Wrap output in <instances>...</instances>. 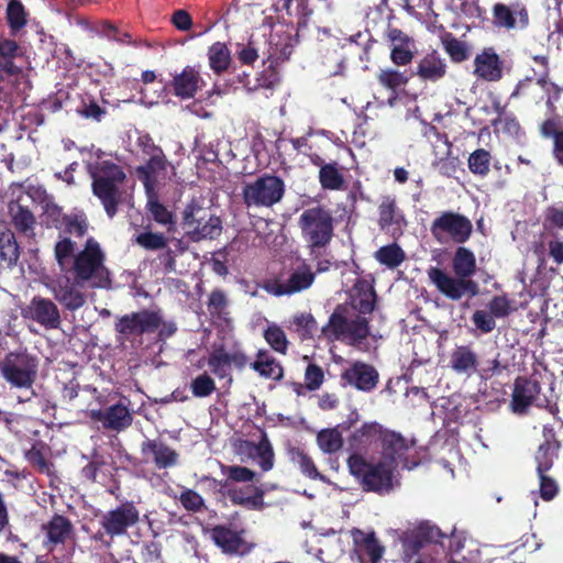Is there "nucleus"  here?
Masks as SVG:
<instances>
[{
	"instance_id": "obj_1",
	"label": "nucleus",
	"mask_w": 563,
	"mask_h": 563,
	"mask_svg": "<svg viewBox=\"0 0 563 563\" xmlns=\"http://www.w3.org/2000/svg\"><path fill=\"white\" fill-rule=\"evenodd\" d=\"M451 266L454 276L437 266H431L427 271L430 282L438 291L452 301H459L464 296L470 298L477 296L479 286L472 279L477 271L474 252L463 244L459 245L452 256Z\"/></svg>"
},
{
	"instance_id": "obj_2",
	"label": "nucleus",
	"mask_w": 563,
	"mask_h": 563,
	"mask_svg": "<svg viewBox=\"0 0 563 563\" xmlns=\"http://www.w3.org/2000/svg\"><path fill=\"white\" fill-rule=\"evenodd\" d=\"M91 178L92 194L100 200L107 216L112 219L123 201L124 192L121 185L126 179L125 172L111 161H102L91 174Z\"/></svg>"
},
{
	"instance_id": "obj_3",
	"label": "nucleus",
	"mask_w": 563,
	"mask_h": 563,
	"mask_svg": "<svg viewBox=\"0 0 563 563\" xmlns=\"http://www.w3.org/2000/svg\"><path fill=\"white\" fill-rule=\"evenodd\" d=\"M346 463L350 473L360 479L366 492L385 495L399 485L395 476L398 467L387 462L379 460L376 463H369L362 454H351Z\"/></svg>"
},
{
	"instance_id": "obj_4",
	"label": "nucleus",
	"mask_w": 563,
	"mask_h": 563,
	"mask_svg": "<svg viewBox=\"0 0 563 563\" xmlns=\"http://www.w3.org/2000/svg\"><path fill=\"white\" fill-rule=\"evenodd\" d=\"M298 227L313 258L320 255V250L328 247L334 236L332 212L322 206L305 209L298 219Z\"/></svg>"
},
{
	"instance_id": "obj_5",
	"label": "nucleus",
	"mask_w": 563,
	"mask_h": 563,
	"mask_svg": "<svg viewBox=\"0 0 563 563\" xmlns=\"http://www.w3.org/2000/svg\"><path fill=\"white\" fill-rule=\"evenodd\" d=\"M321 333L329 341H346L356 345L371 335L369 320L364 316L350 318V309L345 305H338L330 314Z\"/></svg>"
},
{
	"instance_id": "obj_6",
	"label": "nucleus",
	"mask_w": 563,
	"mask_h": 563,
	"mask_svg": "<svg viewBox=\"0 0 563 563\" xmlns=\"http://www.w3.org/2000/svg\"><path fill=\"white\" fill-rule=\"evenodd\" d=\"M106 255L99 242L89 238L84 249L73 261V272L78 284L90 283L92 287L106 288L110 285L109 272L104 266Z\"/></svg>"
},
{
	"instance_id": "obj_7",
	"label": "nucleus",
	"mask_w": 563,
	"mask_h": 563,
	"mask_svg": "<svg viewBox=\"0 0 563 563\" xmlns=\"http://www.w3.org/2000/svg\"><path fill=\"white\" fill-rule=\"evenodd\" d=\"M38 363L26 347L10 351L0 361V376L12 388H30L37 378Z\"/></svg>"
},
{
	"instance_id": "obj_8",
	"label": "nucleus",
	"mask_w": 563,
	"mask_h": 563,
	"mask_svg": "<svg viewBox=\"0 0 563 563\" xmlns=\"http://www.w3.org/2000/svg\"><path fill=\"white\" fill-rule=\"evenodd\" d=\"M140 519L141 514L134 501L125 500L101 515L100 529L93 540L110 545L114 538L128 534L129 529L136 526Z\"/></svg>"
},
{
	"instance_id": "obj_9",
	"label": "nucleus",
	"mask_w": 563,
	"mask_h": 563,
	"mask_svg": "<svg viewBox=\"0 0 563 563\" xmlns=\"http://www.w3.org/2000/svg\"><path fill=\"white\" fill-rule=\"evenodd\" d=\"M284 194V180L278 176L264 174L243 186L242 199L247 208H271L283 199Z\"/></svg>"
},
{
	"instance_id": "obj_10",
	"label": "nucleus",
	"mask_w": 563,
	"mask_h": 563,
	"mask_svg": "<svg viewBox=\"0 0 563 563\" xmlns=\"http://www.w3.org/2000/svg\"><path fill=\"white\" fill-rule=\"evenodd\" d=\"M162 323L163 317L159 311L142 309L118 318L114 331L118 341H133L144 334L155 333Z\"/></svg>"
},
{
	"instance_id": "obj_11",
	"label": "nucleus",
	"mask_w": 563,
	"mask_h": 563,
	"mask_svg": "<svg viewBox=\"0 0 563 563\" xmlns=\"http://www.w3.org/2000/svg\"><path fill=\"white\" fill-rule=\"evenodd\" d=\"M183 227L192 240L213 239L222 227L219 217L202 207L197 199H191L183 211Z\"/></svg>"
},
{
	"instance_id": "obj_12",
	"label": "nucleus",
	"mask_w": 563,
	"mask_h": 563,
	"mask_svg": "<svg viewBox=\"0 0 563 563\" xmlns=\"http://www.w3.org/2000/svg\"><path fill=\"white\" fill-rule=\"evenodd\" d=\"M430 232L439 243L452 241L461 245L472 236L473 224L464 214L443 211L431 222Z\"/></svg>"
},
{
	"instance_id": "obj_13",
	"label": "nucleus",
	"mask_w": 563,
	"mask_h": 563,
	"mask_svg": "<svg viewBox=\"0 0 563 563\" xmlns=\"http://www.w3.org/2000/svg\"><path fill=\"white\" fill-rule=\"evenodd\" d=\"M316 279L311 266L302 262L292 269L285 279H273L264 285V289L274 296H291L309 289Z\"/></svg>"
},
{
	"instance_id": "obj_14",
	"label": "nucleus",
	"mask_w": 563,
	"mask_h": 563,
	"mask_svg": "<svg viewBox=\"0 0 563 563\" xmlns=\"http://www.w3.org/2000/svg\"><path fill=\"white\" fill-rule=\"evenodd\" d=\"M540 391L541 386L538 380L518 376L512 390V411L521 415L532 405L539 408L548 407L549 400Z\"/></svg>"
},
{
	"instance_id": "obj_15",
	"label": "nucleus",
	"mask_w": 563,
	"mask_h": 563,
	"mask_svg": "<svg viewBox=\"0 0 563 563\" xmlns=\"http://www.w3.org/2000/svg\"><path fill=\"white\" fill-rule=\"evenodd\" d=\"M412 444L401 433L384 428L379 440L382 449L380 460L396 467H398L399 463H402L404 467L411 470L418 465L416 462L410 463L407 459V453Z\"/></svg>"
},
{
	"instance_id": "obj_16",
	"label": "nucleus",
	"mask_w": 563,
	"mask_h": 563,
	"mask_svg": "<svg viewBox=\"0 0 563 563\" xmlns=\"http://www.w3.org/2000/svg\"><path fill=\"white\" fill-rule=\"evenodd\" d=\"M22 316L46 330H57L62 325V316L57 305L52 299L40 295L30 300L22 310Z\"/></svg>"
},
{
	"instance_id": "obj_17",
	"label": "nucleus",
	"mask_w": 563,
	"mask_h": 563,
	"mask_svg": "<svg viewBox=\"0 0 563 563\" xmlns=\"http://www.w3.org/2000/svg\"><path fill=\"white\" fill-rule=\"evenodd\" d=\"M493 24L497 29L525 30L529 25V12L527 7L515 1L510 4L497 2L492 9Z\"/></svg>"
},
{
	"instance_id": "obj_18",
	"label": "nucleus",
	"mask_w": 563,
	"mask_h": 563,
	"mask_svg": "<svg viewBox=\"0 0 563 563\" xmlns=\"http://www.w3.org/2000/svg\"><path fill=\"white\" fill-rule=\"evenodd\" d=\"M389 44V58L395 66H408L416 55V41L398 27L388 25L384 33Z\"/></svg>"
},
{
	"instance_id": "obj_19",
	"label": "nucleus",
	"mask_w": 563,
	"mask_h": 563,
	"mask_svg": "<svg viewBox=\"0 0 563 563\" xmlns=\"http://www.w3.org/2000/svg\"><path fill=\"white\" fill-rule=\"evenodd\" d=\"M344 386H351L364 393L374 390L379 382L378 371L371 364L355 361L341 373Z\"/></svg>"
},
{
	"instance_id": "obj_20",
	"label": "nucleus",
	"mask_w": 563,
	"mask_h": 563,
	"mask_svg": "<svg viewBox=\"0 0 563 563\" xmlns=\"http://www.w3.org/2000/svg\"><path fill=\"white\" fill-rule=\"evenodd\" d=\"M504 64L495 47H484L473 60V75L483 81L497 82L504 77Z\"/></svg>"
},
{
	"instance_id": "obj_21",
	"label": "nucleus",
	"mask_w": 563,
	"mask_h": 563,
	"mask_svg": "<svg viewBox=\"0 0 563 563\" xmlns=\"http://www.w3.org/2000/svg\"><path fill=\"white\" fill-rule=\"evenodd\" d=\"M42 531L45 533L44 547L52 551L60 544H65L75 536V528L69 518L54 514L52 518L42 525Z\"/></svg>"
},
{
	"instance_id": "obj_22",
	"label": "nucleus",
	"mask_w": 563,
	"mask_h": 563,
	"mask_svg": "<svg viewBox=\"0 0 563 563\" xmlns=\"http://www.w3.org/2000/svg\"><path fill=\"white\" fill-rule=\"evenodd\" d=\"M384 427L376 422H364L347 438L349 450L352 454H366L374 444H379Z\"/></svg>"
},
{
	"instance_id": "obj_23",
	"label": "nucleus",
	"mask_w": 563,
	"mask_h": 563,
	"mask_svg": "<svg viewBox=\"0 0 563 563\" xmlns=\"http://www.w3.org/2000/svg\"><path fill=\"white\" fill-rule=\"evenodd\" d=\"M243 532L219 525L212 528L211 538L223 553L244 555L251 551L252 545L244 540Z\"/></svg>"
},
{
	"instance_id": "obj_24",
	"label": "nucleus",
	"mask_w": 563,
	"mask_h": 563,
	"mask_svg": "<svg viewBox=\"0 0 563 563\" xmlns=\"http://www.w3.org/2000/svg\"><path fill=\"white\" fill-rule=\"evenodd\" d=\"M202 78L199 70L195 66H186L180 73L173 76L167 87L170 88L173 95L181 100L195 98L200 89Z\"/></svg>"
},
{
	"instance_id": "obj_25",
	"label": "nucleus",
	"mask_w": 563,
	"mask_h": 563,
	"mask_svg": "<svg viewBox=\"0 0 563 563\" xmlns=\"http://www.w3.org/2000/svg\"><path fill=\"white\" fill-rule=\"evenodd\" d=\"M446 73L448 65L445 59L438 51L433 49L417 62L416 69L410 75L411 77H419L424 82H437L443 79Z\"/></svg>"
},
{
	"instance_id": "obj_26",
	"label": "nucleus",
	"mask_w": 563,
	"mask_h": 563,
	"mask_svg": "<svg viewBox=\"0 0 563 563\" xmlns=\"http://www.w3.org/2000/svg\"><path fill=\"white\" fill-rule=\"evenodd\" d=\"M92 417L100 421L104 429L123 431L132 424L133 416L128 407L121 402L112 405L104 410H98Z\"/></svg>"
},
{
	"instance_id": "obj_27",
	"label": "nucleus",
	"mask_w": 563,
	"mask_h": 563,
	"mask_svg": "<svg viewBox=\"0 0 563 563\" xmlns=\"http://www.w3.org/2000/svg\"><path fill=\"white\" fill-rule=\"evenodd\" d=\"M141 453L143 456L151 454L158 470L175 466L179 457V454L163 441L151 439H147L141 444Z\"/></svg>"
},
{
	"instance_id": "obj_28",
	"label": "nucleus",
	"mask_w": 563,
	"mask_h": 563,
	"mask_svg": "<svg viewBox=\"0 0 563 563\" xmlns=\"http://www.w3.org/2000/svg\"><path fill=\"white\" fill-rule=\"evenodd\" d=\"M167 165V158L165 154H162L152 155L144 165L136 167L135 174L142 181L146 192L154 191L158 177L166 173Z\"/></svg>"
},
{
	"instance_id": "obj_29",
	"label": "nucleus",
	"mask_w": 563,
	"mask_h": 563,
	"mask_svg": "<svg viewBox=\"0 0 563 563\" xmlns=\"http://www.w3.org/2000/svg\"><path fill=\"white\" fill-rule=\"evenodd\" d=\"M250 368L265 379L280 382L284 378L282 363L265 349L257 351L254 361L250 363Z\"/></svg>"
},
{
	"instance_id": "obj_30",
	"label": "nucleus",
	"mask_w": 563,
	"mask_h": 563,
	"mask_svg": "<svg viewBox=\"0 0 563 563\" xmlns=\"http://www.w3.org/2000/svg\"><path fill=\"white\" fill-rule=\"evenodd\" d=\"M355 550L360 555H367L371 563H378L382 560L385 548L377 540L375 532H364L354 528L351 531Z\"/></svg>"
},
{
	"instance_id": "obj_31",
	"label": "nucleus",
	"mask_w": 563,
	"mask_h": 563,
	"mask_svg": "<svg viewBox=\"0 0 563 563\" xmlns=\"http://www.w3.org/2000/svg\"><path fill=\"white\" fill-rule=\"evenodd\" d=\"M478 365V355L471 345H457L451 352L450 367L456 374L471 376L477 372Z\"/></svg>"
},
{
	"instance_id": "obj_32",
	"label": "nucleus",
	"mask_w": 563,
	"mask_h": 563,
	"mask_svg": "<svg viewBox=\"0 0 563 563\" xmlns=\"http://www.w3.org/2000/svg\"><path fill=\"white\" fill-rule=\"evenodd\" d=\"M377 82L380 87L389 91V103L397 99L398 93L402 90L411 79V75L407 71H400L396 68L387 67L382 68L376 74Z\"/></svg>"
},
{
	"instance_id": "obj_33",
	"label": "nucleus",
	"mask_w": 563,
	"mask_h": 563,
	"mask_svg": "<svg viewBox=\"0 0 563 563\" xmlns=\"http://www.w3.org/2000/svg\"><path fill=\"white\" fill-rule=\"evenodd\" d=\"M241 449L243 452H246L249 456L253 459L257 457L260 460L258 464L263 472H268L274 467L275 454L265 432L262 433L258 443L245 440L242 442Z\"/></svg>"
},
{
	"instance_id": "obj_34",
	"label": "nucleus",
	"mask_w": 563,
	"mask_h": 563,
	"mask_svg": "<svg viewBox=\"0 0 563 563\" xmlns=\"http://www.w3.org/2000/svg\"><path fill=\"white\" fill-rule=\"evenodd\" d=\"M227 494L233 505L243 506L249 509H262L264 506L265 492L255 485L230 488Z\"/></svg>"
},
{
	"instance_id": "obj_35",
	"label": "nucleus",
	"mask_w": 563,
	"mask_h": 563,
	"mask_svg": "<svg viewBox=\"0 0 563 563\" xmlns=\"http://www.w3.org/2000/svg\"><path fill=\"white\" fill-rule=\"evenodd\" d=\"M560 448L561 443L552 431L544 433V441L539 445L534 456L538 473H547L551 470Z\"/></svg>"
},
{
	"instance_id": "obj_36",
	"label": "nucleus",
	"mask_w": 563,
	"mask_h": 563,
	"mask_svg": "<svg viewBox=\"0 0 563 563\" xmlns=\"http://www.w3.org/2000/svg\"><path fill=\"white\" fill-rule=\"evenodd\" d=\"M9 214L13 227L20 234L29 239L35 236L34 229L36 219L27 207L22 206L19 202H11L9 205Z\"/></svg>"
},
{
	"instance_id": "obj_37",
	"label": "nucleus",
	"mask_w": 563,
	"mask_h": 563,
	"mask_svg": "<svg viewBox=\"0 0 563 563\" xmlns=\"http://www.w3.org/2000/svg\"><path fill=\"white\" fill-rule=\"evenodd\" d=\"M5 20L12 37L18 36L25 29L29 12L21 0H9L5 9Z\"/></svg>"
},
{
	"instance_id": "obj_38",
	"label": "nucleus",
	"mask_w": 563,
	"mask_h": 563,
	"mask_svg": "<svg viewBox=\"0 0 563 563\" xmlns=\"http://www.w3.org/2000/svg\"><path fill=\"white\" fill-rule=\"evenodd\" d=\"M405 223V217L397 207L396 199L385 196L378 206V225L382 230L393 225L400 227Z\"/></svg>"
},
{
	"instance_id": "obj_39",
	"label": "nucleus",
	"mask_w": 563,
	"mask_h": 563,
	"mask_svg": "<svg viewBox=\"0 0 563 563\" xmlns=\"http://www.w3.org/2000/svg\"><path fill=\"white\" fill-rule=\"evenodd\" d=\"M54 298L69 311H76L86 303L85 295L74 285L65 284L53 288Z\"/></svg>"
},
{
	"instance_id": "obj_40",
	"label": "nucleus",
	"mask_w": 563,
	"mask_h": 563,
	"mask_svg": "<svg viewBox=\"0 0 563 563\" xmlns=\"http://www.w3.org/2000/svg\"><path fill=\"white\" fill-rule=\"evenodd\" d=\"M354 289L356 291V309L360 312L358 316L372 313L377 305V294L373 284L366 279H358L354 285Z\"/></svg>"
},
{
	"instance_id": "obj_41",
	"label": "nucleus",
	"mask_w": 563,
	"mask_h": 563,
	"mask_svg": "<svg viewBox=\"0 0 563 563\" xmlns=\"http://www.w3.org/2000/svg\"><path fill=\"white\" fill-rule=\"evenodd\" d=\"M318 179L324 190H342L345 187L343 167L336 162L328 163L319 169Z\"/></svg>"
},
{
	"instance_id": "obj_42",
	"label": "nucleus",
	"mask_w": 563,
	"mask_h": 563,
	"mask_svg": "<svg viewBox=\"0 0 563 563\" xmlns=\"http://www.w3.org/2000/svg\"><path fill=\"white\" fill-rule=\"evenodd\" d=\"M78 96L79 103L75 108L77 114L95 122H100L106 117L107 108L100 106L92 95L84 92Z\"/></svg>"
},
{
	"instance_id": "obj_43",
	"label": "nucleus",
	"mask_w": 563,
	"mask_h": 563,
	"mask_svg": "<svg viewBox=\"0 0 563 563\" xmlns=\"http://www.w3.org/2000/svg\"><path fill=\"white\" fill-rule=\"evenodd\" d=\"M288 457L291 463L298 465L301 473L310 479H324V476L318 471L311 456L299 446L288 449Z\"/></svg>"
},
{
	"instance_id": "obj_44",
	"label": "nucleus",
	"mask_w": 563,
	"mask_h": 563,
	"mask_svg": "<svg viewBox=\"0 0 563 563\" xmlns=\"http://www.w3.org/2000/svg\"><path fill=\"white\" fill-rule=\"evenodd\" d=\"M20 246L14 233L10 230L0 233V260L8 268L16 266L20 258Z\"/></svg>"
},
{
	"instance_id": "obj_45",
	"label": "nucleus",
	"mask_w": 563,
	"mask_h": 563,
	"mask_svg": "<svg viewBox=\"0 0 563 563\" xmlns=\"http://www.w3.org/2000/svg\"><path fill=\"white\" fill-rule=\"evenodd\" d=\"M209 66L216 74L228 70L231 64V52L222 42L213 43L208 49Z\"/></svg>"
},
{
	"instance_id": "obj_46",
	"label": "nucleus",
	"mask_w": 563,
	"mask_h": 563,
	"mask_svg": "<svg viewBox=\"0 0 563 563\" xmlns=\"http://www.w3.org/2000/svg\"><path fill=\"white\" fill-rule=\"evenodd\" d=\"M442 45L453 63L460 64L471 57V48L467 43L460 41L452 33H446L442 37Z\"/></svg>"
},
{
	"instance_id": "obj_47",
	"label": "nucleus",
	"mask_w": 563,
	"mask_h": 563,
	"mask_svg": "<svg viewBox=\"0 0 563 563\" xmlns=\"http://www.w3.org/2000/svg\"><path fill=\"white\" fill-rule=\"evenodd\" d=\"M290 329L294 330L301 341L312 339L318 331V322L309 312L297 313L290 321Z\"/></svg>"
},
{
	"instance_id": "obj_48",
	"label": "nucleus",
	"mask_w": 563,
	"mask_h": 563,
	"mask_svg": "<svg viewBox=\"0 0 563 563\" xmlns=\"http://www.w3.org/2000/svg\"><path fill=\"white\" fill-rule=\"evenodd\" d=\"M537 86H539L537 80L534 81L532 77H526L517 82L510 93V99L522 98L531 103L540 104L544 99V95L538 91Z\"/></svg>"
},
{
	"instance_id": "obj_49",
	"label": "nucleus",
	"mask_w": 563,
	"mask_h": 563,
	"mask_svg": "<svg viewBox=\"0 0 563 563\" xmlns=\"http://www.w3.org/2000/svg\"><path fill=\"white\" fill-rule=\"evenodd\" d=\"M374 257L382 265L394 269L406 260V253L397 243H391L379 247Z\"/></svg>"
},
{
	"instance_id": "obj_50",
	"label": "nucleus",
	"mask_w": 563,
	"mask_h": 563,
	"mask_svg": "<svg viewBox=\"0 0 563 563\" xmlns=\"http://www.w3.org/2000/svg\"><path fill=\"white\" fill-rule=\"evenodd\" d=\"M89 228V221L87 216L82 212L67 213L63 218L62 229L64 233L73 235L75 238H84Z\"/></svg>"
},
{
	"instance_id": "obj_51",
	"label": "nucleus",
	"mask_w": 563,
	"mask_h": 563,
	"mask_svg": "<svg viewBox=\"0 0 563 563\" xmlns=\"http://www.w3.org/2000/svg\"><path fill=\"white\" fill-rule=\"evenodd\" d=\"M317 444L325 454L336 453L343 446V437L338 428L322 429L317 433Z\"/></svg>"
},
{
	"instance_id": "obj_52",
	"label": "nucleus",
	"mask_w": 563,
	"mask_h": 563,
	"mask_svg": "<svg viewBox=\"0 0 563 563\" xmlns=\"http://www.w3.org/2000/svg\"><path fill=\"white\" fill-rule=\"evenodd\" d=\"M537 84L542 88L547 95L545 106L548 112L551 114L556 113V102L561 99L563 93V87L550 80L548 78V71H543L537 79Z\"/></svg>"
},
{
	"instance_id": "obj_53",
	"label": "nucleus",
	"mask_w": 563,
	"mask_h": 563,
	"mask_svg": "<svg viewBox=\"0 0 563 563\" xmlns=\"http://www.w3.org/2000/svg\"><path fill=\"white\" fill-rule=\"evenodd\" d=\"M221 472L227 476L225 481H216L222 488L228 487L229 482L234 483H251L255 479L256 473L249 467L241 465H224L221 464Z\"/></svg>"
},
{
	"instance_id": "obj_54",
	"label": "nucleus",
	"mask_w": 563,
	"mask_h": 563,
	"mask_svg": "<svg viewBox=\"0 0 563 563\" xmlns=\"http://www.w3.org/2000/svg\"><path fill=\"white\" fill-rule=\"evenodd\" d=\"M263 338L273 351L282 355L288 352L289 341L285 331L276 323L269 324L263 332Z\"/></svg>"
},
{
	"instance_id": "obj_55",
	"label": "nucleus",
	"mask_w": 563,
	"mask_h": 563,
	"mask_svg": "<svg viewBox=\"0 0 563 563\" xmlns=\"http://www.w3.org/2000/svg\"><path fill=\"white\" fill-rule=\"evenodd\" d=\"M76 250V243L70 238H62L54 246V256L60 271H68L73 264Z\"/></svg>"
},
{
	"instance_id": "obj_56",
	"label": "nucleus",
	"mask_w": 563,
	"mask_h": 563,
	"mask_svg": "<svg viewBox=\"0 0 563 563\" xmlns=\"http://www.w3.org/2000/svg\"><path fill=\"white\" fill-rule=\"evenodd\" d=\"M492 155L485 148H477L470 154L467 159L468 169L472 174L485 177L489 174Z\"/></svg>"
},
{
	"instance_id": "obj_57",
	"label": "nucleus",
	"mask_w": 563,
	"mask_h": 563,
	"mask_svg": "<svg viewBox=\"0 0 563 563\" xmlns=\"http://www.w3.org/2000/svg\"><path fill=\"white\" fill-rule=\"evenodd\" d=\"M208 366L211 372L219 378H225L229 375L230 365L229 352L223 346L212 351L208 358Z\"/></svg>"
},
{
	"instance_id": "obj_58",
	"label": "nucleus",
	"mask_w": 563,
	"mask_h": 563,
	"mask_svg": "<svg viewBox=\"0 0 563 563\" xmlns=\"http://www.w3.org/2000/svg\"><path fill=\"white\" fill-rule=\"evenodd\" d=\"M147 210L155 222L166 225L167 231L172 232L175 228V217L163 203L157 199H150L147 202Z\"/></svg>"
},
{
	"instance_id": "obj_59",
	"label": "nucleus",
	"mask_w": 563,
	"mask_h": 563,
	"mask_svg": "<svg viewBox=\"0 0 563 563\" xmlns=\"http://www.w3.org/2000/svg\"><path fill=\"white\" fill-rule=\"evenodd\" d=\"M228 306L229 299L224 290L217 288L210 292L207 309L212 318L222 319L227 314Z\"/></svg>"
},
{
	"instance_id": "obj_60",
	"label": "nucleus",
	"mask_w": 563,
	"mask_h": 563,
	"mask_svg": "<svg viewBox=\"0 0 563 563\" xmlns=\"http://www.w3.org/2000/svg\"><path fill=\"white\" fill-rule=\"evenodd\" d=\"M23 54L24 48L14 38L0 36V65L15 63Z\"/></svg>"
},
{
	"instance_id": "obj_61",
	"label": "nucleus",
	"mask_w": 563,
	"mask_h": 563,
	"mask_svg": "<svg viewBox=\"0 0 563 563\" xmlns=\"http://www.w3.org/2000/svg\"><path fill=\"white\" fill-rule=\"evenodd\" d=\"M135 241L147 251L164 250L168 243L167 238L163 233H154L151 231L140 233Z\"/></svg>"
},
{
	"instance_id": "obj_62",
	"label": "nucleus",
	"mask_w": 563,
	"mask_h": 563,
	"mask_svg": "<svg viewBox=\"0 0 563 563\" xmlns=\"http://www.w3.org/2000/svg\"><path fill=\"white\" fill-rule=\"evenodd\" d=\"M22 75L23 67L15 63L0 65V95L3 93L10 85L18 81Z\"/></svg>"
},
{
	"instance_id": "obj_63",
	"label": "nucleus",
	"mask_w": 563,
	"mask_h": 563,
	"mask_svg": "<svg viewBox=\"0 0 563 563\" xmlns=\"http://www.w3.org/2000/svg\"><path fill=\"white\" fill-rule=\"evenodd\" d=\"M511 303L512 301L508 298L507 294L494 296L487 303L488 312L494 318H506L516 310Z\"/></svg>"
},
{
	"instance_id": "obj_64",
	"label": "nucleus",
	"mask_w": 563,
	"mask_h": 563,
	"mask_svg": "<svg viewBox=\"0 0 563 563\" xmlns=\"http://www.w3.org/2000/svg\"><path fill=\"white\" fill-rule=\"evenodd\" d=\"M190 389L195 397L205 398L210 396L217 387L213 378L203 373L191 380Z\"/></svg>"
}]
</instances>
